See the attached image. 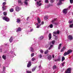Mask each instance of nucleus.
<instances>
[{"label": "nucleus", "instance_id": "nucleus-1", "mask_svg": "<svg viewBox=\"0 0 73 73\" xmlns=\"http://www.w3.org/2000/svg\"><path fill=\"white\" fill-rule=\"evenodd\" d=\"M37 20L38 21V23H36V24H35V25H37L38 26L36 27V28H40V27L41 26V25L40 24V25H38V24H40L41 21V20H40V18L38 17L37 18Z\"/></svg>", "mask_w": 73, "mask_h": 73}, {"label": "nucleus", "instance_id": "nucleus-2", "mask_svg": "<svg viewBox=\"0 0 73 73\" xmlns=\"http://www.w3.org/2000/svg\"><path fill=\"white\" fill-rule=\"evenodd\" d=\"M72 52V50L70 49L68 50L67 52H65L64 54V56H66V55H68V54H69L70 53H71Z\"/></svg>", "mask_w": 73, "mask_h": 73}, {"label": "nucleus", "instance_id": "nucleus-3", "mask_svg": "<svg viewBox=\"0 0 73 73\" xmlns=\"http://www.w3.org/2000/svg\"><path fill=\"white\" fill-rule=\"evenodd\" d=\"M70 7H71V6H70L68 7V8L67 9H65L63 10V13H64V14H66L67 13V11H68V10H69L70 9Z\"/></svg>", "mask_w": 73, "mask_h": 73}, {"label": "nucleus", "instance_id": "nucleus-4", "mask_svg": "<svg viewBox=\"0 0 73 73\" xmlns=\"http://www.w3.org/2000/svg\"><path fill=\"white\" fill-rule=\"evenodd\" d=\"M3 19L4 20H5L7 22H8L9 21L10 19L9 18L7 17H5L3 18Z\"/></svg>", "mask_w": 73, "mask_h": 73}, {"label": "nucleus", "instance_id": "nucleus-5", "mask_svg": "<svg viewBox=\"0 0 73 73\" xmlns=\"http://www.w3.org/2000/svg\"><path fill=\"white\" fill-rule=\"evenodd\" d=\"M41 1L40 0L39 1V2L38 1H37L36 3V7H40V6H41V5H42V3H41Z\"/></svg>", "mask_w": 73, "mask_h": 73}, {"label": "nucleus", "instance_id": "nucleus-6", "mask_svg": "<svg viewBox=\"0 0 73 73\" xmlns=\"http://www.w3.org/2000/svg\"><path fill=\"white\" fill-rule=\"evenodd\" d=\"M54 36H55L56 35H58L60 33V31H55L53 33Z\"/></svg>", "mask_w": 73, "mask_h": 73}, {"label": "nucleus", "instance_id": "nucleus-7", "mask_svg": "<svg viewBox=\"0 0 73 73\" xmlns=\"http://www.w3.org/2000/svg\"><path fill=\"white\" fill-rule=\"evenodd\" d=\"M64 1H65V0H60L59 2L57 4L58 5H60L62 4V2Z\"/></svg>", "mask_w": 73, "mask_h": 73}, {"label": "nucleus", "instance_id": "nucleus-8", "mask_svg": "<svg viewBox=\"0 0 73 73\" xmlns=\"http://www.w3.org/2000/svg\"><path fill=\"white\" fill-rule=\"evenodd\" d=\"M70 70H71V68H69L65 71V73H71L70 72Z\"/></svg>", "mask_w": 73, "mask_h": 73}, {"label": "nucleus", "instance_id": "nucleus-9", "mask_svg": "<svg viewBox=\"0 0 73 73\" xmlns=\"http://www.w3.org/2000/svg\"><path fill=\"white\" fill-rule=\"evenodd\" d=\"M32 65V62L31 61H29L27 65V68H29L30 66H31Z\"/></svg>", "mask_w": 73, "mask_h": 73}, {"label": "nucleus", "instance_id": "nucleus-10", "mask_svg": "<svg viewBox=\"0 0 73 73\" xmlns=\"http://www.w3.org/2000/svg\"><path fill=\"white\" fill-rule=\"evenodd\" d=\"M33 45H33L31 46V47L30 48V51H31V52H35V49L33 48H32V46Z\"/></svg>", "mask_w": 73, "mask_h": 73}, {"label": "nucleus", "instance_id": "nucleus-11", "mask_svg": "<svg viewBox=\"0 0 73 73\" xmlns=\"http://www.w3.org/2000/svg\"><path fill=\"white\" fill-rule=\"evenodd\" d=\"M25 5L27 6L28 4V0H25V1L23 2Z\"/></svg>", "mask_w": 73, "mask_h": 73}, {"label": "nucleus", "instance_id": "nucleus-12", "mask_svg": "<svg viewBox=\"0 0 73 73\" xmlns=\"http://www.w3.org/2000/svg\"><path fill=\"white\" fill-rule=\"evenodd\" d=\"M21 9L20 7L17 6L15 8V10L16 11H17V12H18V11H20V10Z\"/></svg>", "mask_w": 73, "mask_h": 73}, {"label": "nucleus", "instance_id": "nucleus-13", "mask_svg": "<svg viewBox=\"0 0 73 73\" xmlns=\"http://www.w3.org/2000/svg\"><path fill=\"white\" fill-rule=\"evenodd\" d=\"M68 39L70 40H73V37L72 36L70 35L68 36Z\"/></svg>", "mask_w": 73, "mask_h": 73}, {"label": "nucleus", "instance_id": "nucleus-14", "mask_svg": "<svg viewBox=\"0 0 73 73\" xmlns=\"http://www.w3.org/2000/svg\"><path fill=\"white\" fill-rule=\"evenodd\" d=\"M61 61V56H58V59L55 60V61Z\"/></svg>", "mask_w": 73, "mask_h": 73}, {"label": "nucleus", "instance_id": "nucleus-15", "mask_svg": "<svg viewBox=\"0 0 73 73\" xmlns=\"http://www.w3.org/2000/svg\"><path fill=\"white\" fill-rule=\"evenodd\" d=\"M21 30H22V29H21L20 27H18L17 28V29L16 30V32H18L21 31Z\"/></svg>", "mask_w": 73, "mask_h": 73}, {"label": "nucleus", "instance_id": "nucleus-16", "mask_svg": "<svg viewBox=\"0 0 73 73\" xmlns=\"http://www.w3.org/2000/svg\"><path fill=\"white\" fill-rule=\"evenodd\" d=\"M48 40H51V38H52V34H51V33H50L48 35Z\"/></svg>", "mask_w": 73, "mask_h": 73}, {"label": "nucleus", "instance_id": "nucleus-17", "mask_svg": "<svg viewBox=\"0 0 73 73\" xmlns=\"http://www.w3.org/2000/svg\"><path fill=\"white\" fill-rule=\"evenodd\" d=\"M18 1L19 4H20L21 5H22L23 4V3L21 2V0H19Z\"/></svg>", "mask_w": 73, "mask_h": 73}, {"label": "nucleus", "instance_id": "nucleus-18", "mask_svg": "<svg viewBox=\"0 0 73 73\" xmlns=\"http://www.w3.org/2000/svg\"><path fill=\"white\" fill-rule=\"evenodd\" d=\"M52 58V56L51 55H49L48 56V59L49 60H50Z\"/></svg>", "mask_w": 73, "mask_h": 73}, {"label": "nucleus", "instance_id": "nucleus-19", "mask_svg": "<svg viewBox=\"0 0 73 73\" xmlns=\"http://www.w3.org/2000/svg\"><path fill=\"white\" fill-rule=\"evenodd\" d=\"M1 33H2L3 36H5L6 35L5 33H4V31H1Z\"/></svg>", "mask_w": 73, "mask_h": 73}, {"label": "nucleus", "instance_id": "nucleus-20", "mask_svg": "<svg viewBox=\"0 0 73 73\" xmlns=\"http://www.w3.org/2000/svg\"><path fill=\"white\" fill-rule=\"evenodd\" d=\"M13 40V37L12 36H11L9 39V41L10 42H12Z\"/></svg>", "mask_w": 73, "mask_h": 73}, {"label": "nucleus", "instance_id": "nucleus-21", "mask_svg": "<svg viewBox=\"0 0 73 73\" xmlns=\"http://www.w3.org/2000/svg\"><path fill=\"white\" fill-rule=\"evenodd\" d=\"M66 49V47H64L61 50V52H62L64 51V50H65Z\"/></svg>", "mask_w": 73, "mask_h": 73}, {"label": "nucleus", "instance_id": "nucleus-22", "mask_svg": "<svg viewBox=\"0 0 73 73\" xmlns=\"http://www.w3.org/2000/svg\"><path fill=\"white\" fill-rule=\"evenodd\" d=\"M20 18H18L17 19V22L18 23H19L20 22Z\"/></svg>", "mask_w": 73, "mask_h": 73}, {"label": "nucleus", "instance_id": "nucleus-23", "mask_svg": "<svg viewBox=\"0 0 73 73\" xmlns=\"http://www.w3.org/2000/svg\"><path fill=\"white\" fill-rule=\"evenodd\" d=\"M44 38V36H41L40 37V40H42Z\"/></svg>", "mask_w": 73, "mask_h": 73}, {"label": "nucleus", "instance_id": "nucleus-24", "mask_svg": "<svg viewBox=\"0 0 73 73\" xmlns=\"http://www.w3.org/2000/svg\"><path fill=\"white\" fill-rule=\"evenodd\" d=\"M68 23L69 24H72V23H73V20H70L69 21Z\"/></svg>", "mask_w": 73, "mask_h": 73}, {"label": "nucleus", "instance_id": "nucleus-25", "mask_svg": "<svg viewBox=\"0 0 73 73\" xmlns=\"http://www.w3.org/2000/svg\"><path fill=\"white\" fill-rule=\"evenodd\" d=\"M2 9L3 11H4V10H5L6 9V8L5 7V6H3L2 7Z\"/></svg>", "mask_w": 73, "mask_h": 73}, {"label": "nucleus", "instance_id": "nucleus-26", "mask_svg": "<svg viewBox=\"0 0 73 73\" xmlns=\"http://www.w3.org/2000/svg\"><path fill=\"white\" fill-rule=\"evenodd\" d=\"M56 68H57V66H56L54 65L53 66V69L54 70V69H55Z\"/></svg>", "mask_w": 73, "mask_h": 73}, {"label": "nucleus", "instance_id": "nucleus-27", "mask_svg": "<svg viewBox=\"0 0 73 73\" xmlns=\"http://www.w3.org/2000/svg\"><path fill=\"white\" fill-rule=\"evenodd\" d=\"M13 8H11L10 9V12H13Z\"/></svg>", "mask_w": 73, "mask_h": 73}, {"label": "nucleus", "instance_id": "nucleus-28", "mask_svg": "<svg viewBox=\"0 0 73 73\" xmlns=\"http://www.w3.org/2000/svg\"><path fill=\"white\" fill-rule=\"evenodd\" d=\"M2 58L4 59V60H5L6 59V56L3 55L2 56Z\"/></svg>", "mask_w": 73, "mask_h": 73}, {"label": "nucleus", "instance_id": "nucleus-29", "mask_svg": "<svg viewBox=\"0 0 73 73\" xmlns=\"http://www.w3.org/2000/svg\"><path fill=\"white\" fill-rule=\"evenodd\" d=\"M49 52V51L48 50H47L44 52V54H47V53H48Z\"/></svg>", "mask_w": 73, "mask_h": 73}, {"label": "nucleus", "instance_id": "nucleus-30", "mask_svg": "<svg viewBox=\"0 0 73 73\" xmlns=\"http://www.w3.org/2000/svg\"><path fill=\"white\" fill-rule=\"evenodd\" d=\"M48 16H46L44 17V20H47V19H48Z\"/></svg>", "mask_w": 73, "mask_h": 73}, {"label": "nucleus", "instance_id": "nucleus-31", "mask_svg": "<svg viewBox=\"0 0 73 73\" xmlns=\"http://www.w3.org/2000/svg\"><path fill=\"white\" fill-rule=\"evenodd\" d=\"M69 27L70 28H73V24L70 25H69Z\"/></svg>", "mask_w": 73, "mask_h": 73}, {"label": "nucleus", "instance_id": "nucleus-32", "mask_svg": "<svg viewBox=\"0 0 73 73\" xmlns=\"http://www.w3.org/2000/svg\"><path fill=\"white\" fill-rule=\"evenodd\" d=\"M65 62H63L61 64L62 66H64V64H65Z\"/></svg>", "mask_w": 73, "mask_h": 73}, {"label": "nucleus", "instance_id": "nucleus-33", "mask_svg": "<svg viewBox=\"0 0 73 73\" xmlns=\"http://www.w3.org/2000/svg\"><path fill=\"white\" fill-rule=\"evenodd\" d=\"M5 67H3V73H5Z\"/></svg>", "mask_w": 73, "mask_h": 73}, {"label": "nucleus", "instance_id": "nucleus-34", "mask_svg": "<svg viewBox=\"0 0 73 73\" xmlns=\"http://www.w3.org/2000/svg\"><path fill=\"white\" fill-rule=\"evenodd\" d=\"M61 44H60L59 45L58 47V49H60V48H61Z\"/></svg>", "mask_w": 73, "mask_h": 73}, {"label": "nucleus", "instance_id": "nucleus-35", "mask_svg": "<svg viewBox=\"0 0 73 73\" xmlns=\"http://www.w3.org/2000/svg\"><path fill=\"white\" fill-rule=\"evenodd\" d=\"M49 26L50 28H53V25L50 24L49 25Z\"/></svg>", "mask_w": 73, "mask_h": 73}, {"label": "nucleus", "instance_id": "nucleus-36", "mask_svg": "<svg viewBox=\"0 0 73 73\" xmlns=\"http://www.w3.org/2000/svg\"><path fill=\"white\" fill-rule=\"evenodd\" d=\"M36 67H35L33 68L32 69V72H34L35 70V69H36Z\"/></svg>", "mask_w": 73, "mask_h": 73}, {"label": "nucleus", "instance_id": "nucleus-37", "mask_svg": "<svg viewBox=\"0 0 73 73\" xmlns=\"http://www.w3.org/2000/svg\"><path fill=\"white\" fill-rule=\"evenodd\" d=\"M52 44H53V45L54 44V43H55V40H53L51 42Z\"/></svg>", "mask_w": 73, "mask_h": 73}, {"label": "nucleus", "instance_id": "nucleus-38", "mask_svg": "<svg viewBox=\"0 0 73 73\" xmlns=\"http://www.w3.org/2000/svg\"><path fill=\"white\" fill-rule=\"evenodd\" d=\"M64 60H65V57H64V56H63L62 58V61H63Z\"/></svg>", "mask_w": 73, "mask_h": 73}, {"label": "nucleus", "instance_id": "nucleus-39", "mask_svg": "<svg viewBox=\"0 0 73 73\" xmlns=\"http://www.w3.org/2000/svg\"><path fill=\"white\" fill-rule=\"evenodd\" d=\"M3 14L4 16H7V13L5 12H4L3 13Z\"/></svg>", "mask_w": 73, "mask_h": 73}, {"label": "nucleus", "instance_id": "nucleus-40", "mask_svg": "<svg viewBox=\"0 0 73 73\" xmlns=\"http://www.w3.org/2000/svg\"><path fill=\"white\" fill-rule=\"evenodd\" d=\"M39 57L40 58H41L42 57V55H41V54H40L39 55Z\"/></svg>", "mask_w": 73, "mask_h": 73}, {"label": "nucleus", "instance_id": "nucleus-41", "mask_svg": "<svg viewBox=\"0 0 73 73\" xmlns=\"http://www.w3.org/2000/svg\"><path fill=\"white\" fill-rule=\"evenodd\" d=\"M54 1V0H50V3H53Z\"/></svg>", "mask_w": 73, "mask_h": 73}, {"label": "nucleus", "instance_id": "nucleus-42", "mask_svg": "<svg viewBox=\"0 0 73 73\" xmlns=\"http://www.w3.org/2000/svg\"><path fill=\"white\" fill-rule=\"evenodd\" d=\"M35 55V54L34 53H33L31 54V57H33L34 55Z\"/></svg>", "mask_w": 73, "mask_h": 73}, {"label": "nucleus", "instance_id": "nucleus-43", "mask_svg": "<svg viewBox=\"0 0 73 73\" xmlns=\"http://www.w3.org/2000/svg\"><path fill=\"white\" fill-rule=\"evenodd\" d=\"M26 72L27 73H32V71H27Z\"/></svg>", "mask_w": 73, "mask_h": 73}, {"label": "nucleus", "instance_id": "nucleus-44", "mask_svg": "<svg viewBox=\"0 0 73 73\" xmlns=\"http://www.w3.org/2000/svg\"><path fill=\"white\" fill-rule=\"evenodd\" d=\"M45 2L46 3H48V2H49V1L48 0H45Z\"/></svg>", "mask_w": 73, "mask_h": 73}, {"label": "nucleus", "instance_id": "nucleus-45", "mask_svg": "<svg viewBox=\"0 0 73 73\" xmlns=\"http://www.w3.org/2000/svg\"><path fill=\"white\" fill-rule=\"evenodd\" d=\"M40 52L41 53H43V50L42 49H40Z\"/></svg>", "mask_w": 73, "mask_h": 73}, {"label": "nucleus", "instance_id": "nucleus-46", "mask_svg": "<svg viewBox=\"0 0 73 73\" xmlns=\"http://www.w3.org/2000/svg\"><path fill=\"white\" fill-rule=\"evenodd\" d=\"M56 19H54V20H52V23H54V22L55 21H56Z\"/></svg>", "mask_w": 73, "mask_h": 73}, {"label": "nucleus", "instance_id": "nucleus-47", "mask_svg": "<svg viewBox=\"0 0 73 73\" xmlns=\"http://www.w3.org/2000/svg\"><path fill=\"white\" fill-rule=\"evenodd\" d=\"M32 60L33 61H34V60H35V58H32Z\"/></svg>", "mask_w": 73, "mask_h": 73}, {"label": "nucleus", "instance_id": "nucleus-48", "mask_svg": "<svg viewBox=\"0 0 73 73\" xmlns=\"http://www.w3.org/2000/svg\"><path fill=\"white\" fill-rule=\"evenodd\" d=\"M5 4H6V2H4L3 3V6H5Z\"/></svg>", "mask_w": 73, "mask_h": 73}, {"label": "nucleus", "instance_id": "nucleus-49", "mask_svg": "<svg viewBox=\"0 0 73 73\" xmlns=\"http://www.w3.org/2000/svg\"><path fill=\"white\" fill-rule=\"evenodd\" d=\"M70 2L71 4H72L73 3V0H70Z\"/></svg>", "mask_w": 73, "mask_h": 73}, {"label": "nucleus", "instance_id": "nucleus-50", "mask_svg": "<svg viewBox=\"0 0 73 73\" xmlns=\"http://www.w3.org/2000/svg\"><path fill=\"white\" fill-rule=\"evenodd\" d=\"M52 58L53 59L54 58V54H53L52 55Z\"/></svg>", "mask_w": 73, "mask_h": 73}, {"label": "nucleus", "instance_id": "nucleus-51", "mask_svg": "<svg viewBox=\"0 0 73 73\" xmlns=\"http://www.w3.org/2000/svg\"><path fill=\"white\" fill-rule=\"evenodd\" d=\"M44 24V22L43 21L41 23V25H43V24Z\"/></svg>", "mask_w": 73, "mask_h": 73}, {"label": "nucleus", "instance_id": "nucleus-52", "mask_svg": "<svg viewBox=\"0 0 73 73\" xmlns=\"http://www.w3.org/2000/svg\"><path fill=\"white\" fill-rule=\"evenodd\" d=\"M55 25H58V23H54Z\"/></svg>", "mask_w": 73, "mask_h": 73}, {"label": "nucleus", "instance_id": "nucleus-53", "mask_svg": "<svg viewBox=\"0 0 73 73\" xmlns=\"http://www.w3.org/2000/svg\"><path fill=\"white\" fill-rule=\"evenodd\" d=\"M53 45H51V46H50V47L52 48V47H53Z\"/></svg>", "mask_w": 73, "mask_h": 73}, {"label": "nucleus", "instance_id": "nucleus-54", "mask_svg": "<svg viewBox=\"0 0 73 73\" xmlns=\"http://www.w3.org/2000/svg\"><path fill=\"white\" fill-rule=\"evenodd\" d=\"M49 46H48V45H46V48H48V47Z\"/></svg>", "mask_w": 73, "mask_h": 73}, {"label": "nucleus", "instance_id": "nucleus-55", "mask_svg": "<svg viewBox=\"0 0 73 73\" xmlns=\"http://www.w3.org/2000/svg\"><path fill=\"white\" fill-rule=\"evenodd\" d=\"M33 29H31L30 30V32H32V31H33Z\"/></svg>", "mask_w": 73, "mask_h": 73}, {"label": "nucleus", "instance_id": "nucleus-56", "mask_svg": "<svg viewBox=\"0 0 73 73\" xmlns=\"http://www.w3.org/2000/svg\"><path fill=\"white\" fill-rule=\"evenodd\" d=\"M0 52H2V50L1 48L0 49Z\"/></svg>", "mask_w": 73, "mask_h": 73}, {"label": "nucleus", "instance_id": "nucleus-57", "mask_svg": "<svg viewBox=\"0 0 73 73\" xmlns=\"http://www.w3.org/2000/svg\"><path fill=\"white\" fill-rule=\"evenodd\" d=\"M29 19V17H27V20H28V19Z\"/></svg>", "mask_w": 73, "mask_h": 73}, {"label": "nucleus", "instance_id": "nucleus-58", "mask_svg": "<svg viewBox=\"0 0 73 73\" xmlns=\"http://www.w3.org/2000/svg\"><path fill=\"white\" fill-rule=\"evenodd\" d=\"M51 48H52L51 47H49V50H50V49H51Z\"/></svg>", "mask_w": 73, "mask_h": 73}, {"label": "nucleus", "instance_id": "nucleus-59", "mask_svg": "<svg viewBox=\"0 0 73 73\" xmlns=\"http://www.w3.org/2000/svg\"><path fill=\"white\" fill-rule=\"evenodd\" d=\"M39 68H41V66L40 65V66H39Z\"/></svg>", "mask_w": 73, "mask_h": 73}, {"label": "nucleus", "instance_id": "nucleus-60", "mask_svg": "<svg viewBox=\"0 0 73 73\" xmlns=\"http://www.w3.org/2000/svg\"><path fill=\"white\" fill-rule=\"evenodd\" d=\"M49 6H47V8H49Z\"/></svg>", "mask_w": 73, "mask_h": 73}, {"label": "nucleus", "instance_id": "nucleus-61", "mask_svg": "<svg viewBox=\"0 0 73 73\" xmlns=\"http://www.w3.org/2000/svg\"><path fill=\"white\" fill-rule=\"evenodd\" d=\"M52 44V42H50V44Z\"/></svg>", "mask_w": 73, "mask_h": 73}, {"label": "nucleus", "instance_id": "nucleus-62", "mask_svg": "<svg viewBox=\"0 0 73 73\" xmlns=\"http://www.w3.org/2000/svg\"><path fill=\"white\" fill-rule=\"evenodd\" d=\"M0 59H1V57L0 56Z\"/></svg>", "mask_w": 73, "mask_h": 73}, {"label": "nucleus", "instance_id": "nucleus-63", "mask_svg": "<svg viewBox=\"0 0 73 73\" xmlns=\"http://www.w3.org/2000/svg\"><path fill=\"white\" fill-rule=\"evenodd\" d=\"M35 1H37V0H35Z\"/></svg>", "mask_w": 73, "mask_h": 73}, {"label": "nucleus", "instance_id": "nucleus-64", "mask_svg": "<svg viewBox=\"0 0 73 73\" xmlns=\"http://www.w3.org/2000/svg\"><path fill=\"white\" fill-rule=\"evenodd\" d=\"M72 15H73V12L72 13Z\"/></svg>", "mask_w": 73, "mask_h": 73}]
</instances>
